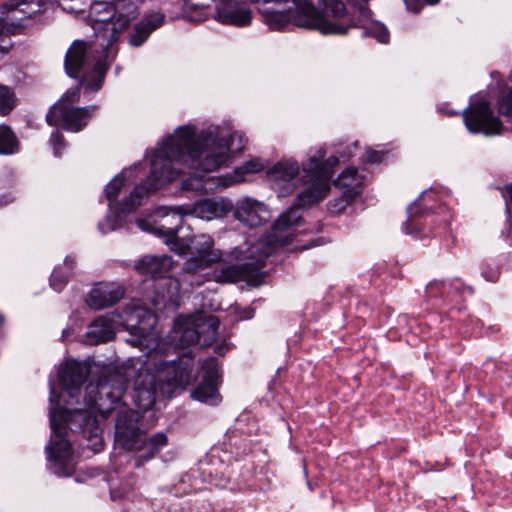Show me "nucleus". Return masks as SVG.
Segmentation results:
<instances>
[{"mask_svg":"<svg viewBox=\"0 0 512 512\" xmlns=\"http://www.w3.org/2000/svg\"><path fill=\"white\" fill-rule=\"evenodd\" d=\"M246 142L245 135L238 131L231 133L227 139L219 127H209L199 135H196L192 126L178 128L154 152L149 177L123 199L121 212L134 211L150 192L160 189L184 173V167L193 172L182 180L183 190L212 193L227 187L223 179L208 174L225 165L230 154L241 152Z\"/></svg>","mask_w":512,"mask_h":512,"instance_id":"1","label":"nucleus"},{"mask_svg":"<svg viewBox=\"0 0 512 512\" xmlns=\"http://www.w3.org/2000/svg\"><path fill=\"white\" fill-rule=\"evenodd\" d=\"M325 151L319 149L309 157L308 163L303 167L304 178L310 183L297 196L296 203L281 214L274 222L271 233L249 245L245 251L235 248L232 256L238 263L224 266L216 275L218 282L236 283L246 281L255 286L263 278L265 260L272 255L278 247L289 244L293 239V226L301 219L299 208L317 203L324 199L329 191V180L332 177V167L337 165L338 158L331 156L323 162Z\"/></svg>","mask_w":512,"mask_h":512,"instance_id":"2","label":"nucleus"},{"mask_svg":"<svg viewBox=\"0 0 512 512\" xmlns=\"http://www.w3.org/2000/svg\"><path fill=\"white\" fill-rule=\"evenodd\" d=\"M254 3H286L290 0H250ZM294 10L265 11L263 20L272 30H284L290 23L318 30L324 35H345L354 19L341 0H291Z\"/></svg>","mask_w":512,"mask_h":512,"instance_id":"3","label":"nucleus"},{"mask_svg":"<svg viewBox=\"0 0 512 512\" xmlns=\"http://www.w3.org/2000/svg\"><path fill=\"white\" fill-rule=\"evenodd\" d=\"M141 383L137 384L133 398L139 409H150L156 399V393L171 396L176 388H185L196 379L194 357L191 351L175 359H167L159 351L150 352L140 370Z\"/></svg>","mask_w":512,"mask_h":512,"instance_id":"4","label":"nucleus"},{"mask_svg":"<svg viewBox=\"0 0 512 512\" xmlns=\"http://www.w3.org/2000/svg\"><path fill=\"white\" fill-rule=\"evenodd\" d=\"M54 396L55 390L51 387L50 403L52 407L49 416L52 435L50 444L46 447L49 458L55 461H65L71 456V443L66 438V425L62 423V420L65 423L70 422L71 426L77 424L75 431L82 433L83 437L91 443L89 447L95 452L101 451L103 448L102 430L97 418L83 409H74L71 415H69V411H66L62 415L58 401L54 406ZM71 430H74L73 427Z\"/></svg>","mask_w":512,"mask_h":512,"instance_id":"5","label":"nucleus"},{"mask_svg":"<svg viewBox=\"0 0 512 512\" xmlns=\"http://www.w3.org/2000/svg\"><path fill=\"white\" fill-rule=\"evenodd\" d=\"M108 50L109 48L100 47L96 38L91 42L75 40L65 55L66 73L70 77L76 78L81 70L90 69L83 75L81 84L88 91H98L102 87L109 69Z\"/></svg>","mask_w":512,"mask_h":512,"instance_id":"6","label":"nucleus"},{"mask_svg":"<svg viewBox=\"0 0 512 512\" xmlns=\"http://www.w3.org/2000/svg\"><path fill=\"white\" fill-rule=\"evenodd\" d=\"M139 419V412L122 406L117 411L115 424L117 442L124 449L138 453L135 459L137 468L154 458L167 444V436L164 433H156L152 437H147L138 426Z\"/></svg>","mask_w":512,"mask_h":512,"instance_id":"7","label":"nucleus"},{"mask_svg":"<svg viewBox=\"0 0 512 512\" xmlns=\"http://www.w3.org/2000/svg\"><path fill=\"white\" fill-rule=\"evenodd\" d=\"M120 321H113L108 317H99L88 327L86 333L87 343L97 345L107 342L114 337L115 324L123 326L131 335L139 338L146 337L156 323L153 312L138 304L127 306L120 315Z\"/></svg>","mask_w":512,"mask_h":512,"instance_id":"8","label":"nucleus"},{"mask_svg":"<svg viewBox=\"0 0 512 512\" xmlns=\"http://www.w3.org/2000/svg\"><path fill=\"white\" fill-rule=\"evenodd\" d=\"M51 5L48 0H10L2 4L1 12L7 15L0 19V52L10 49L11 35L22 33L26 20L45 12Z\"/></svg>","mask_w":512,"mask_h":512,"instance_id":"9","label":"nucleus"},{"mask_svg":"<svg viewBox=\"0 0 512 512\" xmlns=\"http://www.w3.org/2000/svg\"><path fill=\"white\" fill-rule=\"evenodd\" d=\"M128 380L117 370H108L98 381L97 385L89 384L85 389V403L88 408L96 409L103 419H107L116 408L105 407V400L117 404L127 389Z\"/></svg>","mask_w":512,"mask_h":512,"instance_id":"10","label":"nucleus"},{"mask_svg":"<svg viewBox=\"0 0 512 512\" xmlns=\"http://www.w3.org/2000/svg\"><path fill=\"white\" fill-rule=\"evenodd\" d=\"M192 250L194 255L183 264L182 274L191 285L200 286L209 279L206 270L220 261L222 253L214 248L213 238L206 234L195 237Z\"/></svg>","mask_w":512,"mask_h":512,"instance_id":"11","label":"nucleus"},{"mask_svg":"<svg viewBox=\"0 0 512 512\" xmlns=\"http://www.w3.org/2000/svg\"><path fill=\"white\" fill-rule=\"evenodd\" d=\"M98 111L97 105L76 107L57 102L48 111L46 121L50 126H59L69 132H80Z\"/></svg>","mask_w":512,"mask_h":512,"instance_id":"12","label":"nucleus"},{"mask_svg":"<svg viewBox=\"0 0 512 512\" xmlns=\"http://www.w3.org/2000/svg\"><path fill=\"white\" fill-rule=\"evenodd\" d=\"M89 18L99 46L110 48L120 37L113 3L95 2L91 6Z\"/></svg>","mask_w":512,"mask_h":512,"instance_id":"13","label":"nucleus"},{"mask_svg":"<svg viewBox=\"0 0 512 512\" xmlns=\"http://www.w3.org/2000/svg\"><path fill=\"white\" fill-rule=\"evenodd\" d=\"M465 126L471 133H481L486 136L498 135L503 130L501 121L494 116L487 100L471 102L463 112Z\"/></svg>","mask_w":512,"mask_h":512,"instance_id":"14","label":"nucleus"},{"mask_svg":"<svg viewBox=\"0 0 512 512\" xmlns=\"http://www.w3.org/2000/svg\"><path fill=\"white\" fill-rule=\"evenodd\" d=\"M155 213L162 219L160 223L153 225L145 219H138V227L143 231L165 236L169 240L174 239L182 227L183 215L187 214L186 209L183 206L160 207Z\"/></svg>","mask_w":512,"mask_h":512,"instance_id":"15","label":"nucleus"},{"mask_svg":"<svg viewBox=\"0 0 512 512\" xmlns=\"http://www.w3.org/2000/svg\"><path fill=\"white\" fill-rule=\"evenodd\" d=\"M299 170L300 168L296 161H280L268 171V176L275 182L278 188L283 189L281 194L285 195L294 191L299 182L303 183L306 187L310 185L307 182L309 178H304L305 173L301 178H298Z\"/></svg>","mask_w":512,"mask_h":512,"instance_id":"16","label":"nucleus"},{"mask_svg":"<svg viewBox=\"0 0 512 512\" xmlns=\"http://www.w3.org/2000/svg\"><path fill=\"white\" fill-rule=\"evenodd\" d=\"M88 376V367L78 361H67L59 371L62 392L71 398L80 393V388Z\"/></svg>","mask_w":512,"mask_h":512,"instance_id":"17","label":"nucleus"},{"mask_svg":"<svg viewBox=\"0 0 512 512\" xmlns=\"http://www.w3.org/2000/svg\"><path fill=\"white\" fill-rule=\"evenodd\" d=\"M232 210L234 218L249 227L260 226L269 217L266 205L251 198L238 200Z\"/></svg>","mask_w":512,"mask_h":512,"instance_id":"18","label":"nucleus"},{"mask_svg":"<svg viewBox=\"0 0 512 512\" xmlns=\"http://www.w3.org/2000/svg\"><path fill=\"white\" fill-rule=\"evenodd\" d=\"M205 375L202 382L191 392V397L200 402L215 405L219 402V393L216 387L217 362L211 358L203 363Z\"/></svg>","mask_w":512,"mask_h":512,"instance_id":"19","label":"nucleus"},{"mask_svg":"<svg viewBox=\"0 0 512 512\" xmlns=\"http://www.w3.org/2000/svg\"><path fill=\"white\" fill-rule=\"evenodd\" d=\"M218 20L223 24L247 26L251 23V10L245 2L238 0H220L217 4Z\"/></svg>","mask_w":512,"mask_h":512,"instance_id":"20","label":"nucleus"},{"mask_svg":"<svg viewBox=\"0 0 512 512\" xmlns=\"http://www.w3.org/2000/svg\"><path fill=\"white\" fill-rule=\"evenodd\" d=\"M124 296V289L117 283H99L90 291L87 303L93 309L99 310L112 306Z\"/></svg>","mask_w":512,"mask_h":512,"instance_id":"21","label":"nucleus"},{"mask_svg":"<svg viewBox=\"0 0 512 512\" xmlns=\"http://www.w3.org/2000/svg\"><path fill=\"white\" fill-rule=\"evenodd\" d=\"M187 214H192L203 220L222 218L232 211V204L225 200L204 199L197 201L191 208H185Z\"/></svg>","mask_w":512,"mask_h":512,"instance_id":"22","label":"nucleus"},{"mask_svg":"<svg viewBox=\"0 0 512 512\" xmlns=\"http://www.w3.org/2000/svg\"><path fill=\"white\" fill-rule=\"evenodd\" d=\"M172 268V259L168 255L144 256L136 264L135 269L152 278H164Z\"/></svg>","mask_w":512,"mask_h":512,"instance_id":"23","label":"nucleus"},{"mask_svg":"<svg viewBox=\"0 0 512 512\" xmlns=\"http://www.w3.org/2000/svg\"><path fill=\"white\" fill-rule=\"evenodd\" d=\"M164 19V14L160 12H152L146 15L130 34L129 43L135 47L141 46L149 35L163 24Z\"/></svg>","mask_w":512,"mask_h":512,"instance_id":"24","label":"nucleus"},{"mask_svg":"<svg viewBox=\"0 0 512 512\" xmlns=\"http://www.w3.org/2000/svg\"><path fill=\"white\" fill-rule=\"evenodd\" d=\"M116 14L119 34L127 28L128 24L135 19L138 14V1L135 0H117L113 3Z\"/></svg>","mask_w":512,"mask_h":512,"instance_id":"25","label":"nucleus"},{"mask_svg":"<svg viewBox=\"0 0 512 512\" xmlns=\"http://www.w3.org/2000/svg\"><path fill=\"white\" fill-rule=\"evenodd\" d=\"M198 330L200 336V346L208 347L212 345L218 335L219 319L216 316H198L197 317Z\"/></svg>","mask_w":512,"mask_h":512,"instance_id":"26","label":"nucleus"},{"mask_svg":"<svg viewBox=\"0 0 512 512\" xmlns=\"http://www.w3.org/2000/svg\"><path fill=\"white\" fill-rule=\"evenodd\" d=\"M75 259L67 256L62 266L56 267L50 277V286L60 292L67 284L69 277L72 275Z\"/></svg>","mask_w":512,"mask_h":512,"instance_id":"27","label":"nucleus"},{"mask_svg":"<svg viewBox=\"0 0 512 512\" xmlns=\"http://www.w3.org/2000/svg\"><path fill=\"white\" fill-rule=\"evenodd\" d=\"M198 330L197 317L188 318L177 331L178 342L181 346H190L192 344L200 345V336Z\"/></svg>","mask_w":512,"mask_h":512,"instance_id":"28","label":"nucleus"},{"mask_svg":"<svg viewBox=\"0 0 512 512\" xmlns=\"http://www.w3.org/2000/svg\"><path fill=\"white\" fill-rule=\"evenodd\" d=\"M363 178L359 175L357 169H345L334 181L336 187L344 189V191H356L357 196L361 192Z\"/></svg>","mask_w":512,"mask_h":512,"instance_id":"29","label":"nucleus"},{"mask_svg":"<svg viewBox=\"0 0 512 512\" xmlns=\"http://www.w3.org/2000/svg\"><path fill=\"white\" fill-rule=\"evenodd\" d=\"M18 150V140L7 125H0V154H13Z\"/></svg>","mask_w":512,"mask_h":512,"instance_id":"30","label":"nucleus"},{"mask_svg":"<svg viewBox=\"0 0 512 512\" xmlns=\"http://www.w3.org/2000/svg\"><path fill=\"white\" fill-rule=\"evenodd\" d=\"M17 104L14 91L5 85L0 84V115H8Z\"/></svg>","mask_w":512,"mask_h":512,"instance_id":"31","label":"nucleus"},{"mask_svg":"<svg viewBox=\"0 0 512 512\" xmlns=\"http://www.w3.org/2000/svg\"><path fill=\"white\" fill-rule=\"evenodd\" d=\"M356 197V191H343L339 198L329 202L330 212L341 213Z\"/></svg>","mask_w":512,"mask_h":512,"instance_id":"32","label":"nucleus"},{"mask_svg":"<svg viewBox=\"0 0 512 512\" xmlns=\"http://www.w3.org/2000/svg\"><path fill=\"white\" fill-rule=\"evenodd\" d=\"M124 178L121 176H116L112 181H110L105 187V195L107 200L109 201V206H112V203L115 202L119 196L121 189L124 186Z\"/></svg>","mask_w":512,"mask_h":512,"instance_id":"33","label":"nucleus"},{"mask_svg":"<svg viewBox=\"0 0 512 512\" xmlns=\"http://www.w3.org/2000/svg\"><path fill=\"white\" fill-rule=\"evenodd\" d=\"M498 110L501 115L512 119V88H506L498 101Z\"/></svg>","mask_w":512,"mask_h":512,"instance_id":"34","label":"nucleus"},{"mask_svg":"<svg viewBox=\"0 0 512 512\" xmlns=\"http://www.w3.org/2000/svg\"><path fill=\"white\" fill-rule=\"evenodd\" d=\"M422 201H424V196H421L408 207V225H413L417 217H420L421 215L428 212V207H423Z\"/></svg>","mask_w":512,"mask_h":512,"instance_id":"35","label":"nucleus"},{"mask_svg":"<svg viewBox=\"0 0 512 512\" xmlns=\"http://www.w3.org/2000/svg\"><path fill=\"white\" fill-rule=\"evenodd\" d=\"M49 143L53 147L54 155L56 157H60L62 155V151L66 147L64 136L57 130L53 131L50 136Z\"/></svg>","mask_w":512,"mask_h":512,"instance_id":"36","label":"nucleus"},{"mask_svg":"<svg viewBox=\"0 0 512 512\" xmlns=\"http://www.w3.org/2000/svg\"><path fill=\"white\" fill-rule=\"evenodd\" d=\"M63 10L78 13L84 10V6L88 5V0H58Z\"/></svg>","mask_w":512,"mask_h":512,"instance_id":"37","label":"nucleus"},{"mask_svg":"<svg viewBox=\"0 0 512 512\" xmlns=\"http://www.w3.org/2000/svg\"><path fill=\"white\" fill-rule=\"evenodd\" d=\"M99 229L102 233L114 231L121 227V217L118 214L108 215L104 223H99Z\"/></svg>","mask_w":512,"mask_h":512,"instance_id":"38","label":"nucleus"},{"mask_svg":"<svg viewBox=\"0 0 512 512\" xmlns=\"http://www.w3.org/2000/svg\"><path fill=\"white\" fill-rule=\"evenodd\" d=\"M369 31L379 42L387 43L389 41V31L384 25L379 23L374 24Z\"/></svg>","mask_w":512,"mask_h":512,"instance_id":"39","label":"nucleus"},{"mask_svg":"<svg viewBox=\"0 0 512 512\" xmlns=\"http://www.w3.org/2000/svg\"><path fill=\"white\" fill-rule=\"evenodd\" d=\"M81 86L83 85L80 83L76 87L68 89L58 102L69 103L70 105L78 102L80 100Z\"/></svg>","mask_w":512,"mask_h":512,"instance_id":"40","label":"nucleus"},{"mask_svg":"<svg viewBox=\"0 0 512 512\" xmlns=\"http://www.w3.org/2000/svg\"><path fill=\"white\" fill-rule=\"evenodd\" d=\"M263 168L262 164L258 161H249L245 163L242 167L244 172L246 173H256L261 171Z\"/></svg>","mask_w":512,"mask_h":512,"instance_id":"41","label":"nucleus"},{"mask_svg":"<svg viewBox=\"0 0 512 512\" xmlns=\"http://www.w3.org/2000/svg\"><path fill=\"white\" fill-rule=\"evenodd\" d=\"M408 10L418 13L422 8V3L420 0H404Z\"/></svg>","mask_w":512,"mask_h":512,"instance_id":"42","label":"nucleus"},{"mask_svg":"<svg viewBox=\"0 0 512 512\" xmlns=\"http://www.w3.org/2000/svg\"><path fill=\"white\" fill-rule=\"evenodd\" d=\"M194 8H206L215 0H186Z\"/></svg>","mask_w":512,"mask_h":512,"instance_id":"43","label":"nucleus"},{"mask_svg":"<svg viewBox=\"0 0 512 512\" xmlns=\"http://www.w3.org/2000/svg\"><path fill=\"white\" fill-rule=\"evenodd\" d=\"M381 159V154L377 151H368L367 152V161L368 162H378Z\"/></svg>","mask_w":512,"mask_h":512,"instance_id":"44","label":"nucleus"},{"mask_svg":"<svg viewBox=\"0 0 512 512\" xmlns=\"http://www.w3.org/2000/svg\"><path fill=\"white\" fill-rule=\"evenodd\" d=\"M4 321H5V318H4L3 314L0 313V328L3 326Z\"/></svg>","mask_w":512,"mask_h":512,"instance_id":"45","label":"nucleus"},{"mask_svg":"<svg viewBox=\"0 0 512 512\" xmlns=\"http://www.w3.org/2000/svg\"><path fill=\"white\" fill-rule=\"evenodd\" d=\"M427 3L429 4H436L438 3L440 0H425Z\"/></svg>","mask_w":512,"mask_h":512,"instance_id":"46","label":"nucleus"},{"mask_svg":"<svg viewBox=\"0 0 512 512\" xmlns=\"http://www.w3.org/2000/svg\"><path fill=\"white\" fill-rule=\"evenodd\" d=\"M405 231H406V233H408V234H410V233H413V232H414V230H410L408 226H406Z\"/></svg>","mask_w":512,"mask_h":512,"instance_id":"47","label":"nucleus"},{"mask_svg":"<svg viewBox=\"0 0 512 512\" xmlns=\"http://www.w3.org/2000/svg\"><path fill=\"white\" fill-rule=\"evenodd\" d=\"M448 115H449V116H454V115H458V113H457V112H451V111H448Z\"/></svg>","mask_w":512,"mask_h":512,"instance_id":"48","label":"nucleus"},{"mask_svg":"<svg viewBox=\"0 0 512 512\" xmlns=\"http://www.w3.org/2000/svg\"><path fill=\"white\" fill-rule=\"evenodd\" d=\"M509 194H510V197H511V200H512V186L509 188Z\"/></svg>","mask_w":512,"mask_h":512,"instance_id":"49","label":"nucleus"}]
</instances>
